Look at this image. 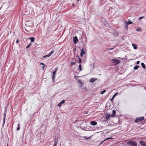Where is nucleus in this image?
Masks as SVG:
<instances>
[{
	"label": "nucleus",
	"instance_id": "obj_38",
	"mask_svg": "<svg viewBox=\"0 0 146 146\" xmlns=\"http://www.w3.org/2000/svg\"><path fill=\"white\" fill-rule=\"evenodd\" d=\"M111 139V138L110 137V138H108L107 139Z\"/></svg>",
	"mask_w": 146,
	"mask_h": 146
},
{
	"label": "nucleus",
	"instance_id": "obj_24",
	"mask_svg": "<svg viewBox=\"0 0 146 146\" xmlns=\"http://www.w3.org/2000/svg\"><path fill=\"white\" fill-rule=\"evenodd\" d=\"M31 45V43H30L26 47V48L27 49L28 48H29Z\"/></svg>",
	"mask_w": 146,
	"mask_h": 146
},
{
	"label": "nucleus",
	"instance_id": "obj_42",
	"mask_svg": "<svg viewBox=\"0 0 146 146\" xmlns=\"http://www.w3.org/2000/svg\"><path fill=\"white\" fill-rule=\"evenodd\" d=\"M102 143V142L101 143H100V145Z\"/></svg>",
	"mask_w": 146,
	"mask_h": 146
},
{
	"label": "nucleus",
	"instance_id": "obj_40",
	"mask_svg": "<svg viewBox=\"0 0 146 146\" xmlns=\"http://www.w3.org/2000/svg\"><path fill=\"white\" fill-rule=\"evenodd\" d=\"M57 69V68H55V71H56V70Z\"/></svg>",
	"mask_w": 146,
	"mask_h": 146
},
{
	"label": "nucleus",
	"instance_id": "obj_34",
	"mask_svg": "<svg viewBox=\"0 0 146 146\" xmlns=\"http://www.w3.org/2000/svg\"><path fill=\"white\" fill-rule=\"evenodd\" d=\"M18 42H19V40L18 39H17L16 40V42L17 44Z\"/></svg>",
	"mask_w": 146,
	"mask_h": 146
},
{
	"label": "nucleus",
	"instance_id": "obj_11",
	"mask_svg": "<svg viewBox=\"0 0 146 146\" xmlns=\"http://www.w3.org/2000/svg\"><path fill=\"white\" fill-rule=\"evenodd\" d=\"M132 46L133 47V48L135 49H136L137 48V45L134 44H132Z\"/></svg>",
	"mask_w": 146,
	"mask_h": 146
},
{
	"label": "nucleus",
	"instance_id": "obj_6",
	"mask_svg": "<svg viewBox=\"0 0 146 146\" xmlns=\"http://www.w3.org/2000/svg\"><path fill=\"white\" fill-rule=\"evenodd\" d=\"M139 143L143 146H146V143L144 141H140L139 142Z\"/></svg>",
	"mask_w": 146,
	"mask_h": 146
},
{
	"label": "nucleus",
	"instance_id": "obj_14",
	"mask_svg": "<svg viewBox=\"0 0 146 146\" xmlns=\"http://www.w3.org/2000/svg\"><path fill=\"white\" fill-rule=\"evenodd\" d=\"M125 22L126 23L127 25L132 24L133 23V22L130 21V20H129V21L128 22H127L126 21H125Z\"/></svg>",
	"mask_w": 146,
	"mask_h": 146
},
{
	"label": "nucleus",
	"instance_id": "obj_26",
	"mask_svg": "<svg viewBox=\"0 0 146 146\" xmlns=\"http://www.w3.org/2000/svg\"><path fill=\"white\" fill-rule=\"evenodd\" d=\"M106 92V90H104L103 91H102L101 92V94H103L104 93Z\"/></svg>",
	"mask_w": 146,
	"mask_h": 146
},
{
	"label": "nucleus",
	"instance_id": "obj_29",
	"mask_svg": "<svg viewBox=\"0 0 146 146\" xmlns=\"http://www.w3.org/2000/svg\"><path fill=\"white\" fill-rule=\"evenodd\" d=\"M136 30L137 31H141V29H136Z\"/></svg>",
	"mask_w": 146,
	"mask_h": 146
},
{
	"label": "nucleus",
	"instance_id": "obj_5",
	"mask_svg": "<svg viewBox=\"0 0 146 146\" xmlns=\"http://www.w3.org/2000/svg\"><path fill=\"white\" fill-rule=\"evenodd\" d=\"M73 41L74 44H76L78 42V39L76 36H75L73 37Z\"/></svg>",
	"mask_w": 146,
	"mask_h": 146
},
{
	"label": "nucleus",
	"instance_id": "obj_2",
	"mask_svg": "<svg viewBox=\"0 0 146 146\" xmlns=\"http://www.w3.org/2000/svg\"><path fill=\"white\" fill-rule=\"evenodd\" d=\"M127 144L129 146H137V143L135 141H129L127 142Z\"/></svg>",
	"mask_w": 146,
	"mask_h": 146
},
{
	"label": "nucleus",
	"instance_id": "obj_19",
	"mask_svg": "<svg viewBox=\"0 0 146 146\" xmlns=\"http://www.w3.org/2000/svg\"><path fill=\"white\" fill-rule=\"evenodd\" d=\"M79 69L80 71H81L82 70L81 67V65L80 64L79 66Z\"/></svg>",
	"mask_w": 146,
	"mask_h": 146
},
{
	"label": "nucleus",
	"instance_id": "obj_15",
	"mask_svg": "<svg viewBox=\"0 0 146 146\" xmlns=\"http://www.w3.org/2000/svg\"><path fill=\"white\" fill-rule=\"evenodd\" d=\"M141 65L144 69H146V66H145V65L142 62L141 63Z\"/></svg>",
	"mask_w": 146,
	"mask_h": 146
},
{
	"label": "nucleus",
	"instance_id": "obj_37",
	"mask_svg": "<svg viewBox=\"0 0 146 146\" xmlns=\"http://www.w3.org/2000/svg\"><path fill=\"white\" fill-rule=\"evenodd\" d=\"M114 48H110V50H113Z\"/></svg>",
	"mask_w": 146,
	"mask_h": 146
},
{
	"label": "nucleus",
	"instance_id": "obj_18",
	"mask_svg": "<svg viewBox=\"0 0 146 146\" xmlns=\"http://www.w3.org/2000/svg\"><path fill=\"white\" fill-rule=\"evenodd\" d=\"M139 66L137 65H136L134 67V69L135 70H137L139 68Z\"/></svg>",
	"mask_w": 146,
	"mask_h": 146
},
{
	"label": "nucleus",
	"instance_id": "obj_8",
	"mask_svg": "<svg viewBox=\"0 0 146 146\" xmlns=\"http://www.w3.org/2000/svg\"><path fill=\"white\" fill-rule=\"evenodd\" d=\"M90 123L92 125H96L97 123L96 121H92L90 122Z\"/></svg>",
	"mask_w": 146,
	"mask_h": 146
},
{
	"label": "nucleus",
	"instance_id": "obj_10",
	"mask_svg": "<svg viewBox=\"0 0 146 146\" xmlns=\"http://www.w3.org/2000/svg\"><path fill=\"white\" fill-rule=\"evenodd\" d=\"M115 110L112 111V114L111 115V117H114L115 115Z\"/></svg>",
	"mask_w": 146,
	"mask_h": 146
},
{
	"label": "nucleus",
	"instance_id": "obj_41",
	"mask_svg": "<svg viewBox=\"0 0 146 146\" xmlns=\"http://www.w3.org/2000/svg\"><path fill=\"white\" fill-rule=\"evenodd\" d=\"M93 67H94V65L93 64ZM93 69H94V68H93Z\"/></svg>",
	"mask_w": 146,
	"mask_h": 146
},
{
	"label": "nucleus",
	"instance_id": "obj_21",
	"mask_svg": "<svg viewBox=\"0 0 146 146\" xmlns=\"http://www.w3.org/2000/svg\"><path fill=\"white\" fill-rule=\"evenodd\" d=\"M51 55L50 54H48L44 56H43V57H49Z\"/></svg>",
	"mask_w": 146,
	"mask_h": 146
},
{
	"label": "nucleus",
	"instance_id": "obj_9",
	"mask_svg": "<svg viewBox=\"0 0 146 146\" xmlns=\"http://www.w3.org/2000/svg\"><path fill=\"white\" fill-rule=\"evenodd\" d=\"M85 52H84V50L83 49H82L81 50V52L80 54V56L82 57L83 55L85 54Z\"/></svg>",
	"mask_w": 146,
	"mask_h": 146
},
{
	"label": "nucleus",
	"instance_id": "obj_7",
	"mask_svg": "<svg viewBox=\"0 0 146 146\" xmlns=\"http://www.w3.org/2000/svg\"><path fill=\"white\" fill-rule=\"evenodd\" d=\"M97 80V79L96 78H93L90 79V82H93Z\"/></svg>",
	"mask_w": 146,
	"mask_h": 146
},
{
	"label": "nucleus",
	"instance_id": "obj_4",
	"mask_svg": "<svg viewBox=\"0 0 146 146\" xmlns=\"http://www.w3.org/2000/svg\"><path fill=\"white\" fill-rule=\"evenodd\" d=\"M52 80L54 81L55 80L56 74V71H54L52 72Z\"/></svg>",
	"mask_w": 146,
	"mask_h": 146
},
{
	"label": "nucleus",
	"instance_id": "obj_39",
	"mask_svg": "<svg viewBox=\"0 0 146 146\" xmlns=\"http://www.w3.org/2000/svg\"><path fill=\"white\" fill-rule=\"evenodd\" d=\"M19 126H20V124H18V127H19Z\"/></svg>",
	"mask_w": 146,
	"mask_h": 146
},
{
	"label": "nucleus",
	"instance_id": "obj_22",
	"mask_svg": "<svg viewBox=\"0 0 146 146\" xmlns=\"http://www.w3.org/2000/svg\"><path fill=\"white\" fill-rule=\"evenodd\" d=\"M78 59H79L78 63H80L82 62V61L81 58H80L79 57H78Z\"/></svg>",
	"mask_w": 146,
	"mask_h": 146
},
{
	"label": "nucleus",
	"instance_id": "obj_31",
	"mask_svg": "<svg viewBox=\"0 0 146 146\" xmlns=\"http://www.w3.org/2000/svg\"><path fill=\"white\" fill-rule=\"evenodd\" d=\"M139 63H140V61H137V64H139Z\"/></svg>",
	"mask_w": 146,
	"mask_h": 146
},
{
	"label": "nucleus",
	"instance_id": "obj_12",
	"mask_svg": "<svg viewBox=\"0 0 146 146\" xmlns=\"http://www.w3.org/2000/svg\"><path fill=\"white\" fill-rule=\"evenodd\" d=\"M117 93H115L114 95L113 96L111 99V101H113V99H114V98H115V97L117 95Z\"/></svg>",
	"mask_w": 146,
	"mask_h": 146
},
{
	"label": "nucleus",
	"instance_id": "obj_30",
	"mask_svg": "<svg viewBox=\"0 0 146 146\" xmlns=\"http://www.w3.org/2000/svg\"><path fill=\"white\" fill-rule=\"evenodd\" d=\"M5 116L4 117V121H3V124H4L5 123Z\"/></svg>",
	"mask_w": 146,
	"mask_h": 146
},
{
	"label": "nucleus",
	"instance_id": "obj_43",
	"mask_svg": "<svg viewBox=\"0 0 146 146\" xmlns=\"http://www.w3.org/2000/svg\"><path fill=\"white\" fill-rule=\"evenodd\" d=\"M7 146H8V144H7Z\"/></svg>",
	"mask_w": 146,
	"mask_h": 146
},
{
	"label": "nucleus",
	"instance_id": "obj_33",
	"mask_svg": "<svg viewBox=\"0 0 146 146\" xmlns=\"http://www.w3.org/2000/svg\"><path fill=\"white\" fill-rule=\"evenodd\" d=\"M40 64L41 65H43V66L45 65V64L43 63L42 62H41Z\"/></svg>",
	"mask_w": 146,
	"mask_h": 146
},
{
	"label": "nucleus",
	"instance_id": "obj_45",
	"mask_svg": "<svg viewBox=\"0 0 146 146\" xmlns=\"http://www.w3.org/2000/svg\"><path fill=\"white\" fill-rule=\"evenodd\" d=\"M60 146H61V145H60Z\"/></svg>",
	"mask_w": 146,
	"mask_h": 146
},
{
	"label": "nucleus",
	"instance_id": "obj_13",
	"mask_svg": "<svg viewBox=\"0 0 146 146\" xmlns=\"http://www.w3.org/2000/svg\"><path fill=\"white\" fill-rule=\"evenodd\" d=\"M29 39L31 40V42H33L34 41L35 38L33 37H30Z\"/></svg>",
	"mask_w": 146,
	"mask_h": 146
},
{
	"label": "nucleus",
	"instance_id": "obj_1",
	"mask_svg": "<svg viewBox=\"0 0 146 146\" xmlns=\"http://www.w3.org/2000/svg\"><path fill=\"white\" fill-rule=\"evenodd\" d=\"M111 61L112 63L115 66L117 65L121 62L120 60L117 59L115 58H114L113 59H112Z\"/></svg>",
	"mask_w": 146,
	"mask_h": 146
},
{
	"label": "nucleus",
	"instance_id": "obj_25",
	"mask_svg": "<svg viewBox=\"0 0 146 146\" xmlns=\"http://www.w3.org/2000/svg\"><path fill=\"white\" fill-rule=\"evenodd\" d=\"M65 101L64 100H62L61 102H60V104H63L65 102Z\"/></svg>",
	"mask_w": 146,
	"mask_h": 146
},
{
	"label": "nucleus",
	"instance_id": "obj_28",
	"mask_svg": "<svg viewBox=\"0 0 146 146\" xmlns=\"http://www.w3.org/2000/svg\"><path fill=\"white\" fill-rule=\"evenodd\" d=\"M144 18V17L143 16H142V17H139V20H141V19H142L143 18Z\"/></svg>",
	"mask_w": 146,
	"mask_h": 146
},
{
	"label": "nucleus",
	"instance_id": "obj_44",
	"mask_svg": "<svg viewBox=\"0 0 146 146\" xmlns=\"http://www.w3.org/2000/svg\"><path fill=\"white\" fill-rule=\"evenodd\" d=\"M79 1V0H78V1Z\"/></svg>",
	"mask_w": 146,
	"mask_h": 146
},
{
	"label": "nucleus",
	"instance_id": "obj_20",
	"mask_svg": "<svg viewBox=\"0 0 146 146\" xmlns=\"http://www.w3.org/2000/svg\"><path fill=\"white\" fill-rule=\"evenodd\" d=\"M78 82L80 84H83L82 82L80 80L78 79L77 80Z\"/></svg>",
	"mask_w": 146,
	"mask_h": 146
},
{
	"label": "nucleus",
	"instance_id": "obj_3",
	"mask_svg": "<svg viewBox=\"0 0 146 146\" xmlns=\"http://www.w3.org/2000/svg\"><path fill=\"white\" fill-rule=\"evenodd\" d=\"M144 117H141L138 118H136L135 120V123H138L144 120Z\"/></svg>",
	"mask_w": 146,
	"mask_h": 146
},
{
	"label": "nucleus",
	"instance_id": "obj_35",
	"mask_svg": "<svg viewBox=\"0 0 146 146\" xmlns=\"http://www.w3.org/2000/svg\"><path fill=\"white\" fill-rule=\"evenodd\" d=\"M61 104H60V103L58 105V106H61Z\"/></svg>",
	"mask_w": 146,
	"mask_h": 146
},
{
	"label": "nucleus",
	"instance_id": "obj_17",
	"mask_svg": "<svg viewBox=\"0 0 146 146\" xmlns=\"http://www.w3.org/2000/svg\"><path fill=\"white\" fill-rule=\"evenodd\" d=\"M57 143H58V141L57 140H56L54 142V143L53 146H56Z\"/></svg>",
	"mask_w": 146,
	"mask_h": 146
},
{
	"label": "nucleus",
	"instance_id": "obj_36",
	"mask_svg": "<svg viewBox=\"0 0 146 146\" xmlns=\"http://www.w3.org/2000/svg\"><path fill=\"white\" fill-rule=\"evenodd\" d=\"M45 66V65L43 66L42 67V68L43 69H44Z\"/></svg>",
	"mask_w": 146,
	"mask_h": 146
},
{
	"label": "nucleus",
	"instance_id": "obj_27",
	"mask_svg": "<svg viewBox=\"0 0 146 146\" xmlns=\"http://www.w3.org/2000/svg\"><path fill=\"white\" fill-rule=\"evenodd\" d=\"M54 52V51H52L51 52H50L49 54H50L51 55L52 54H53Z\"/></svg>",
	"mask_w": 146,
	"mask_h": 146
},
{
	"label": "nucleus",
	"instance_id": "obj_23",
	"mask_svg": "<svg viewBox=\"0 0 146 146\" xmlns=\"http://www.w3.org/2000/svg\"><path fill=\"white\" fill-rule=\"evenodd\" d=\"M76 64V62H71V65L72 66L73 65H75Z\"/></svg>",
	"mask_w": 146,
	"mask_h": 146
},
{
	"label": "nucleus",
	"instance_id": "obj_16",
	"mask_svg": "<svg viewBox=\"0 0 146 146\" xmlns=\"http://www.w3.org/2000/svg\"><path fill=\"white\" fill-rule=\"evenodd\" d=\"M110 114H107L106 116V119H109L110 117Z\"/></svg>",
	"mask_w": 146,
	"mask_h": 146
},
{
	"label": "nucleus",
	"instance_id": "obj_32",
	"mask_svg": "<svg viewBox=\"0 0 146 146\" xmlns=\"http://www.w3.org/2000/svg\"><path fill=\"white\" fill-rule=\"evenodd\" d=\"M20 129V127L19 126V127H18L17 129V130H19Z\"/></svg>",
	"mask_w": 146,
	"mask_h": 146
}]
</instances>
